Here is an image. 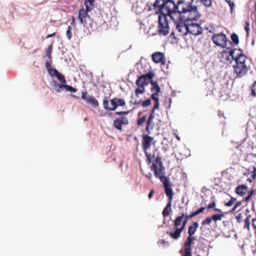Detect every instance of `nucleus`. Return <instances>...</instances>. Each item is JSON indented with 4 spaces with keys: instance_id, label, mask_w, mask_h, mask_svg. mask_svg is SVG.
Here are the masks:
<instances>
[{
    "instance_id": "1",
    "label": "nucleus",
    "mask_w": 256,
    "mask_h": 256,
    "mask_svg": "<svg viewBox=\"0 0 256 256\" xmlns=\"http://www.w3.org/2000/svg\"><path fill=\"white\" fill-rule=\"evenodd\" d=\"M154 6L158 8L160 11L158 16V32L160 34L166 36L169 33L170 28L168 16L173 21H177L180 18L190 20L196 18V8L190 4L178 2L176 4L172 0H156Z\"/></svg>"
},
{
    "instance_id": "2",
    "label": "nucleus",
    "mask_w": 256,
    "mask_h": 256,
    "mask_svg": "<svg viewBox=\"0 0 256 256\" xmlns=\"http://www.w3.org/2000/svg\"><path fill=\"white\" fill-rule=\"evenodd\" d=\"M178 2H183L185 3H189L192 6L196 8V12H197V15L196 18L190 20H184L182 18H180L177 21H174L175 24L176 26V30L179 32V36H183L187 34L188 32V23L186 24V22L188 21H192V20H198L201 16L200 12H198V6L194 4V0H190V1L186 2L185 0H178Z\"/></svg>"
},
{
    "instance_id": "3",
    "label": "nucleus",
    "mask_w": 256,
    "mask_h": 256,
    "mask_svg": "<svg viewBox=\"0 0 256 256\" xmlns=\"http://www.w3.org/2000/svg\"><path fill=\"white\" fill-rule=\"evenodd\" d=\"M232 54V52H230V54L236 62V65L233 66L234 72L236 74V77L241 78L244 76L248 70V67L246 64V56L243 54H240L234 58Z\"/></svg>"
},
{
    "instance_id": "4",
    "label": "nucleus",
    "mask_w": 256,
    "mask_h": 256,
    "mask_svg": "<svg viewBox=\"0 0 256 256\" xmlns=\"http://www.w3.org/2000/svg\"><path fill=\"white\" fill-rule=\"evenodd\" d=\"M188 220L185 217V214L182 213L180 216L176 217L174 222V226L175 228L173 231L168 232L169 236L174 240L178 239L182 232L184 230Z\"/></svg>"
},
{
    "instance_id": "5",
    "label": "nucleus",
    "mask_w": 256,
    "mask_h": 256,
    "mask_svg": "<svg viewBox=\"0 0 256 256\" xmlns=\"http://www.w3.org/2000/svg\"><path fill=\"white\" fill-rule=\"evenodd\" d=\"M94 0H85L84 4L86 9L84 8L79 10L78 18L80 23L83 24L84 27L88 28V25L90 24L92 20L88 15V12L92 8L94 2Z\"/></svg>"
},
{
    "instance_id": "6",
    "label": "nucleus",
    "mask_w": 256,
    "mask_h": 256,
    "mask_svg": "<svg viewBox=\"0 0 256 256\" xmlns=\"http://www.w3.org/2000/svg\"><path fill=\"white\" fill-rule=\"evenodd\" d=\"M110 106H108V100L106 97H104L103 101L104 108L106 110L114 111L115 110L118 106H124L126 105V102L122 98H114L110 100Z\"/></svg>"
},
{
    "instance_id": "7",
    "label": "nucleus",
    "mask_w": 256,
    "mask_h": 256,
    "mask_svg": "<svg viewBox=\"0 0 256 256\" xmlns=\"http://www.w3.org/2000/svg\"><path fill=\"white\" fill-rule=\"evenodd\" d=\"M195 238L194 236H188L184 242L183 250L180 251L182 256H192V245Z\"/></svg>"
},
{
    "instance_id": "8",
    "label": "nucleus",
    "mask_w": 256,
    "mask_h": 256,
    "mask_svg": "<svg viewBox=\"0 0 256 256\" xmlns=\"http://www.w3.org/2000/svg\"><path fill=\"white\" fill-rule=\"evenodd\" d=\"M151 169L154 172L155 176L156 178H160L162 182L168 180V177L164 176L165 168L164 166H160L158 167L156 164H152L151 166Z\"/></svg>"
},
{
    "instance_id": "9",
    "label": "nucleus",
    "mask_w": 256,
    "mask_h": 256,
    "mask_svg": "<svg viewBox=\"0 0 256 256\" xmlns=\"http://www.w3.org/2000/svg\"><path fill=\"white\" fill-rule=\"evenodd\" d=\"M212 40L215 44L221 48H225L227 46L228 40L226 35L223 33L214 34L212 37Z\"/></svg>"
},
{
    "instance_id": "10",
    "label": "nucleus",
    "mask_w": 256,
    "mask_h": 256,
    "mask_svg": "<svg viewBox=\"0 0 256 256\" xmlns=\"http://www.w3.org/2000/svg\"><path fill=\"white\" fill-rule=\"evenodd\" d=\"M194 20L188 21V32L194 36L200 35L202 34V28L200 24L194 22Z\"/></svg>"
},
{
    "instance_id": "11",
    "label": "nucleus",
    "mask_w": 256,
    "mask_h": 256,
    "mask_svg": "<svg viewBox=\"0 0 256 256\" xmlns=\"http://www.w3.org/2000/svg\"><path fill=\"white\" fill-rule=\"evenodd\" d=\"M148 134V133L146 134L142 135V146L144 152H146L150 148L152 144H155V142H154V138L150 136Z\"/></svg>"
},
{
    "instance_id": "12",
    "label": "nucleus",
    "mask_w": 256,
    "mask_h": 256,
    "mask_svg": "<svg viewBox=\"0 0 256 256\" xmlns=\"http://www.w3.org/2000/svg\"><path fill=\"white\" fill-rule=\"evenodd\" d=\"M128 124V118L126 116H120L114 120L113 126L120 131H122V126Z\"/></svg>"
},
{
    "instance_id": "13",
    "label": "nucleus",
    "mask_w": 256,
    "mask_h": 256,
    "mask_svg": "<svg viewBox=\"0 0 256 256\" xmlns=\"http://www.w3.org/2000/svg\"><path fill=\"white\" fill-rule=\"evenodd\" d=\"M82 98L94 108H96L99 105L98 101L93 96L88 94L86 92H82Z\"/></svg>"
},
{
    "instance_id": "14",
    "label": "nucleus",
    "mask_w": 256,
    "mask_h": 256,
    "mask_svg": "<svg viewBox=\"0 0 256 256\" xmlns=\"http://www.w3.org/2000/svg\"><path fill=\"white\" fill-rule=\"evenodd\" d=\"M162 184L164 188L165 193L168 198V201H172L174 193L172 188V184L169 182V179L166 181L163 182Z\"/></svg>"
},
{
    "instance_id": "15",
    "label": "nucleus",
    "mask_w": 256,
    "mask_h": 256,
    "mask_svg": "<svg viewBox=\"0 0 256 256\" xmlns=\"http://www.w3.org/2000/svg\"><path fill=\"white\" fill-rule=\"evenodd\" d=\"M152 60L155 63H162L164 64L165 62V59L163 53L157 52H154L152 55Z\"/></svg>"
},
{
    "instance_id": "16",
    "label": "nucleus",
    "mask_w": 256,
    "mask_h": 256,
    "mask_svg": "<svg viewBox=\"0 0 256 256\" xmlns=\"http://www.w3.org/2000/svg\"><path fill=\"white\" fill-rule=\"evenodd\" d=\"M154 114H153V112L152 114L150 113L149 117L147 120L146 130L148 134L150 133L151 130L153 129L154 126Z\"/></svg>"
},
{
    "instance_id": "17",
    "label": "nucleus",
    "mask_w": 256,
    "mask_h": 256,
    "mask_svg": "<svg viewBox=\"0 0 256 256\" xmlns=\"http://www.w3.org/2000/svg\"><path fill=\"white\" fill-rule=\"evenodd\" d=\"M46 70L48 72V74L52 76H56V74H57L58 73V72L55 68H52L51 62H50V61L46 60Z\"/></svg>"
},
{
    "instance_id": "18",
    "label": "nucleus",
    "mask_w": 256,
    "mask_h": 256,
    "mask_svg": "<svg viewBox=\"0 0 256 256\" xmlns=\"http://www.w3.org/2000/svg\"><path fill=\"white\" fill-rule=\"evenodd\" d=\"M132 100L131 101V102L134 105L141 104L143 107H146L148 106H150L151 104V100L150 99H148L144 102H142L141 100H134L132 97Z\"/></svg>"
},
{
    "instance_id": "19",
    "label": "nucleus",
    "mask_w": 256,
    "mask_h": 256,
    "mask_svg": "<svg viewBox=\"0 0 256 256\" xmlns=\"http://www.w3.org/2000/svg\"><path fill=\"white\" fill-rule=\"evenodd\" d=\"M198 226L199 224L198 222H194L189 226L188 231V236H194L193 235L196 231Z\"/></svg>"
},
{
    "instance_id": "20",
    "label": "nucleus",
    "mask_w": 256,
    "mask_h": 256,
    "mask_svg": "<svg viewBox=\"0 0 256 256\" xmlns=\"http://www.w3.org/2000/svg\"><path fill=\"white\" fill-rule=\"evenodd\" d=\"M248 190V187L242 184L238 186L236 188V192L240 196H244Z\"/></svg>"
},
{
    "instance_id": "21",
    "label": "nucleus",
    "mask_w": 256,
    "mask_h": 256,
    "mask_svg": "<svg viewBox=\"0 0 256 256\" xmlns=\"http://www.w3.org/2000/svg\"><path fill=\"white\" fill-rule=\"evenodd\" d=\"M172 201H168L166 206L164 208L162 211V215L164 217H166L169 216L170 212L172 210Z\"/></svg>"
},
{
    "instance_id": "22",
    "label": "nucleus",
    "mask_w": 256,
    "mask_h": 256,
    "mask_svg": "<svg viewBox=\"0 0 256 256\" xmlns=\"http://www.w3.org/2000/svg\"><path fill=\"white\" fill-rule=\"evenodd\" d=\"M150 84L152 86V87L150 89L152 92L158 93L160 92V88L156 82L151 80Z\"/></svg>"
},
{
    "instance_id": "23",
    "label": "nucleus",
    "mask_w": 256,
    "mask_h": 256,
    "mask_svg": "<svg viewBox=\"0 0 256 256\" xmlns=\"http://www.w3.org/2000/svg\"><path fill=\"white\" fill-rule=\"evenodd\" d=\"M148 84V82L144 78V76H142L138 78L136 82V85H140L143 86L145 85H147Z\"/></svg>"
},
{
    "instance_id": "24",
    "label": "nucleus",
    "mask_w": 256,
    "mask_h": 256,
    "mask_svg": "<svg viewBox=\"0 0 256 256\" xmlns=\"http://www.w3.org/2000/svg\"><path fill=\"white\" fill-rule=\"evenodd\" d=\"M56 86H58L60 88H64L67 91L75 92L76 89L72 88V86L66 85V84H56Z\"/></svg>"
},
{
    "instance_id": "25",
    "label": "nucleus",
    "mask_w": 256,
    "mask_h": 256,
    "mask_svg": "<svg viewBox=\"0 0 256 256\" xmlns=\"http://www.w3.org/2000/svg\"><path fill=\"white\" fill-rule=\"evenodd\" d=\"M52 44H50L48 46V48L46 50V56L48 58V60H46L50 61V62H52Z\"/></svg>"
},
{
    "instance_id": "26",
    "label": "nucleus",
    "mask_w": 256,
    "mask_h": 256,
    "mask_svg": "<svg viewBox=\"0 0 256 256\" xmlns=\"http://www.w3.org/2000/svg\"><path fill=\"white\" fill-rule=\"evenodd\" d=\"M138 88L135 90L136 96L138 97L139 94H142L144 92V87L140 85H137Z\"/></svg>"
},
{
    "instance_id": "27",
    "label": "nucleus",
    "mask_w": 256,
    "mask_h": 256,
    "mask_svg": "<svg viewBox=\"0 0 256 256\" xmlns=\"http://www.w3.org/2000/svg\"><path fill=\"white\" fill-rule=\"evenodd\" d=\"M224 215L223 213L220 214H214L212 216V220L215 222L218 220H220L224 217Z\"/></svg>"
},
{
    "instance_id": "28",
    "label": "nucleus",
    "mask_w": 256,
    "mask_h": 256,
    "mask_svg": "<svg viewBox=\"0 0 256 256\" xmlns=\"http://www.w3.org/2000/svg\"><path fill=\"white\" fill-rule=\"evenodd\" d=\"M56 76L58 80L60 82H62V84H64L66 83V81L64 78V76L62 74H60L59 72L57 74H56Z\"/></svg>"
},
{
    "instance_id": "29",
    "label": "nucleus",
    "mask_w": 256,
    "mask_h": 256,
    "mask_svg": "<svg viewBox=\"0 0 256 256\" xmlns=\"http://www.w3.org/2000/svg\"><path fill=\"white\" fill-rule=\"evenodd\" d=\"M154 74L150 72L146 74L142 75V76H144V78L149 82L150 80V82L152 80V79L154 76Z\"/></svg>"
},
{
    "instance_id": "30",
    "label": "nucleus",
    "mask_w": 256,
    "mask_h": 256,
    "mask_svg": "<svg viewBox=\"0 0 256 256\" xmlns=\"http://www.w3.org/2000/svg\"><path fill=\"white\" fill-rule=\"evenodd\" d=\"M198 1H200L206 8H209L212 6V0H198L196 2Z\"/></svg>"
},
{
    "instance_id": "31",
    "label": "nucleus",
    "mask_w": 256,
    "mask_h": 256,
    "mask_svg": "<svg viewBox=\"0 0 256 256\" xmlns=\"http://www.w3.org/2000/svg\"><path fill=\"white\" fill-rule=\"evenodd\" d=\"M230 37L232 40L235 44H238L239 43L238 36L236 34L233 33L232 34Z\"/></svg>"
},
{
    "instance_id": "32",
    "label": "nucleus",
    "mask_w": 256,
    "mask_h": 256,
    "mask_svg": "<svg viewBox=\"0 0 256 256\" xmlns=\"http://www.w3.org/2000/svg\"><path fill=\"white\" fill-rule=\"evenodd\" d=\"M250 216H248L244 220V228H247L248 230H250Z\"/></svg>"
},
{
    "instance_id": "33",
    "label": "nucleus",
    "mask_w": 256,
    "mask_h": 256,
    "mask_svg": "<svg viewBox=\"0 0 256 256\" xmlns=\"http://www.w3.org/2000/svg\"><path fill=\"white\" fill-rule=\"evenodd\" d=\"M236 201V198L233 197H231L230 200L228 202L224 204L225 206H230Z\"/></svg>"
},
{
    "instance_id": "34",
    "label": "nucleus",
    "mask_w": 256,
    "mask_h": 256,
    "mask_svg": "<svg viewBox=\"0 0 256 256\" xmlns=\"http://www.w3.org/2000/svg\"><path fill=\"white\" fill-rule=\"evenodd\" d=\"M212 220V216L211 217H207V218H206L202 222V226H204L206 224H210Z\"/></svg>"
},
{
    "instance_id": "35",
    "label": "nucleus",
    "mask_w": 256,
    "mask_h": 256,
    "mask_svg": "<svg viewBox=\"0 0 256 256\" xmlns=\"http://www.w3.org/2000/svg\"><path fill=\"white\" fill-rule=\"evenodd\" d=\"M156 164L158 165H159L160 166H162V159L160 154H158L156 159Z\"/></svg>"
},
{
    "instance_id": "36",
    "label": "nucleus",
    "mask_w": 256,
    "mask_h": 256,
    "mask_svg": "<svg viewBox=\"0 0 256 256\" xmlns=\"http://www.w3.org/2000/svg\"><path fill=\"white\" fill-rule=\"evenodd\" d=\"M144 154L146 158V162L148 164H150L152 162V158H151V155L150 153H148V151H146L144 152Z\"/></svg>"
},
{
    "instance_id": "37",
    "label": "nucleus",
    "mask_w": 256,
    "mask_h": 256,
    "mask_svg": "<svg viewBox=\"0 0 256 256\" xmlns=\"http://www.w3.org/2000/svg\"><path fill=\"white\" fill-rule=\"evenodd\" d=\"M72 28L70 26H68V29L66 32V35L68 39L70 40L72 37V33L71 32Z\"/></svg>"
},
{
    "instance_id": "38",
    "label": "nucleus",
    "mask_w": 256,
    "mask_h": 256,
    "mask_svg": "<svg viewBox=\"0 0 256 256\" xmlns=\"http://www.w3.org/2000/svg\"><path fill=\"white\" fill-rule=\"evenodd\" d=\"M146 116H143L142 118H138L137 120V124L138 126H141L142 124H144L146 120Z\"/></svg>"
},
{
    "instance_id": "39",
    "label": "nucleus",
    "mask_w": 256,
    "mask_h": 256,
    "mask_svg": "<svg viewBox=\"0 0 256 256\" xmlns=\"http://www.w3.org/2000/svg\"><path fill=\"white\" fill-rule=\"evenodd\" d=\"M159 106H160L159 101L155 102L153 108L150 110V113L152 114V112H153V114H154L155 110L158 109L159 108Z\"/></svg>"
},
{
    "instance_id": "40",
    "label": "nucleus",
    "mask_w": 256,
    "mask_h": 256,
    "mask_svg": "<svg viewBox=\"0 0 256 256\" xmlns=\"http://www.w3.org/2000/svg\"><path fill=\"white\" fill-rule=\"evenodd\" d=\"M158 94L159 93L158 92H153V94L151 95L152 99L154 100V102L159 101Z\"/></svg>"
},
{
    "instance_id": "41",
    "label": "nucleus",
    "mask_w": 256,
    "mask_h": 256,
    "mask_svg": "<svg viewBox=\"0 0 256 256\" xmlns=\"http://www.w3.org/2000/svg\"><path fill=\"white\" fill-rule=\"evenodd\" d=\"M244 30H246V36H248L250 29V24L248 22H245Z\"/></svg>"
},
{
    "instance_id": "42",
    "label": "nucleus",
    "mask_w": 256,
    "mask_h": 256,
    "mask_svg": "<svg viewBox=\"0 0 256 256\" xmlns=\"http://www.w3.org/2000/svg\"><path fill=\"white\" fill-rule=\"evenodd\" d=\"M197 216V214H196V212L195 211V212H192L191 214H190L188 215H186L185 214V217L186 218L187 220L188 221V220L189 219H191L193 217H194V216Z\"/></svg>"
},
{
    "instance_id": "43",
    "label": "nucleus",
    "mask_w": 256,
    "mask_h": 256,
    "mask_svg": "<svg viewBox=\"0 0 256 256\" xmlns=\"http://www.w3.org/2000/svg\"><path fill=\"white\" fill-rule=\"evenodd\" d=\"M256 81L253 84L252 86V94L254 96H256Z\"/></svg>"
},
{
    "instance_id": "44",
    "label": "nucleus",
    "mask_w": 256,
    "mask_h": 256,
    "mask_svg": "<svg viewBox=\"0 0 256 256\" xmlns=\"http://www.w3.org/2000/svg\"><path fill=\"white\" fill-rule=\"evenodd\" d=\"M216 206V202L214 201H213L208 204V205L207 206V208H208V209L214 208Z\"/></svg>"
},
{
    "instance_id": "45",
    "label": "nucleus",
    "mask_w": 256,
    "mask_h": 256,
    "mask_svg": "<svg viewBox=\"0 0 256 256\" xmlns=\"http://www.w3.org/2000/svg\"><path fill=\"white\" fill-rule=\"evenodd\" d=\"M158 244L160 245H166L168 246L169 244V242L168 241L165 240H158Z\"/></svg>"
},
{
    "instance_id": "46",
    "label": "nucleus",
    "mask_w": 256,
    "mask_h": 256,
    "mask_svg": "<svg viewBox=\"0 0 256 256\" xmlns=\"http://www.w3.org/2000/svg\"><path fill=\"white\" fill-rule=\"evenodd\" d=\"M129 112H130L129 111H120V112H116V115H118V116H122V115L127 114Z\"/></svg>"
},
{
    "instance_id": "47",
    "label": "nucleus",
    "mask_w": 256,
    "mask_h": 256,
    "mask_svg": "<svg viewBox=\"0 0 256 256\" xmlns=\"http://www.w3.org/2000/svg\"><path fill=\"white\" fill-rule=\"evenodd\" d=\"M242 204V203L240 202H238L233 207V208L232 209V210H230L231 212H234L236 209L237 208H238V206H240V205Z\"/></svg>"
},
{
    "instance_id": "48",
    "label": "nucleus",
    "mask_w": 256,
    "mask_h": 256,
    "mask_svg": "<svg viewBox=\"0 0 256 256\" xmlns=\"http://www.w3.org/2000/svg\"><path fill=\"white\" fill-rule=\"evenodd\" d=\"M236 218L237 222H240L242 219V214H238V216H236Z\"/></svg>"
},
{
    "instance_id": "49",
    "label": "nucleus",
    "mask_w": 256,
    "mask_h": 256,
    "mask_svg": "<svg viewBox=\"0 0 256 256\" xmlns=\"http://www.w3.org/2000/svg\"><path fill=\"white\" fill-rule=\"evenodd\" d=\"M226 1L228 3L229 6H230V10H231V11H232V10L234 8V2L230 0H226Z\"/></svg>"
},
{
    "instance_id": "50",
    "label": "nucleus",
    "mask_w": 256,
    "mask_h": 256,
    "mask_svg": "<svg viewBox=\"0 0 256 256\" xmlns=\"http://www.w3.org/2000/svg\"><path fill=\"white\" fill-rule=\"evenodd\" d=\"M204 209L205 208L204 207H202L198 209L196 211V214L198 215L200 214L202 212Z\"/></svg>"
},
{
    "instance_id": "51",
    "label": "nucleus",
    "mask_w": 256,
    "mask_h": 256,
    "mask_svg": "<svg viewBox=\"0 0 256 256\" xmlns=\"http://www.w3.org/2000/svg\"><path fill=\"white\" fill-rule=\"evenodd\" d=\"M56 84H60L56 82L54 85V89L56 92H60L62 88H60L58 86H56Z\"/></svg>"
},
{
    "instance_id": "52",
    "label": "nucleus",
    "mask_w": 256,
    "mask_h": 256,
    "mask_svg": "<svg viewBox=\"0 0 256 256\" xmlns=\"http://www.w3.org/2000/svg\"><path fill=\"white\" fill-rule=\"evenodd\" d=\"M252 226L255 229H256V218L252 220Z\"/></svg>"
},
{
    "instance_id": "53",
    "label": "nucleus",
    "mask_w": 256,
    "mask_h": 256,
    "mask_svg": "<svg viewBox=\"0 0 256 256\" xmlns=\"http://www.w3.org/2000/svg\"><path fill=\"white\" fill-rule=\"evenodd\" d=\"M154 194V190H151L148 195V197L150 199L152 197Z\"/></svg>"
},
{
    "instance_id": "54",
    "label": "nucleus",
    "mask_w": 256,
    "mask_h": 256,
    "mask_svg": "<svg viewBox=\"0 0 256 256\" xmlns=\"http://www.w3.org/2000/svg\"><path fill=\"white\" fill-rule=\"evenodd\" d=\"M56 35V32H54L52 34H49L48 35L46 36V38H51V37H52V36H54Z\"/></svg>"
},
{
    "instance_id": "55",
    "label": "nucleus",
    "mask_w": 256,
    "mask_h": 256,
    "mask_svg": "<svg viewBox=\"0 0 256 256\" xmlns=\"http://www.w3.org/2000/svg\"><path fill=\"white\" fill-rule=\"evenodd\" d=\"M250 198L251 196H250V195L248 194L245 198H244V200L246 202H248L250 200Z\"/></svg>"
},
{
    "instance_id": "56",
    "label": "nucleus",
    "mask_w": 256,
    "mask_h": 256,
    "mask_svg": "<svg viewBox=\"0 0 256 256\" xmlns=\"http://www.w3.org/2000/svg\"><path fill=\"white\" fill-rule=\"evenodd\" d=\"M254 193V190H250L248 194L250 195V196H252Z\"/></svg>"
},
{
    "instance_id": "57",
    "label": "nucleus",
    "mask_w": 256,
    "mask_h": 256,
    "mask_svg": "<svg viewBox=\"0 0 256 256\" xmlns=\"http://www.w3.org/2000/svg\"><path fill=\"white\" fill-rule=\"evenodd\" d=\"M214 210L215 212H220L221 214L222 213L221 210L219 209V208H214Z\"/></svg>"
},
{
    "instance_id": "58",
    "label": "nucleus",
    "mask_w": 256,
    "mask_h": 256,
    "mask_svg": "<svg viewBox=\"0 0 256 256\" xmlns=\"http://www.w3.org/2000/svg\"><path fill=\"white\" fill-rule=\"evenodd\" d=\"M147 177L149 178H151L152 177V174L150 173H149V174L148 175H147L146 176Z\"/></svg>"
},
{
    "instance_id": "59",
    "label": "nucleus",
    "mask_w": 256,
    "mask_h": 256,
    "mask_svg": "<svg viewBox=\"0 0 256 256\" xmlns=\"http://www.w3.org/2000/svg\"><path fill=\"white\" fill-rule=\"evenodd\" d=\"M170 36H173V38H174V32H172L171 34H170Z\"/></svg>"
},
{
    "instance_id": "60",
    "label": "nucleus",
    "mask_w": 256,
    "mask_h": 256,
    "mask_svg": "<svg viewBox=\"0 0 256 256\" xmlns=\"http://www.w3.org/2000/svg\"><path fill=\"white\" fill-rule=\"evenodd\" d=\"M151 158H152V159L154 158H155L154 154L152 156Z\"/></svg>"
},
{
    "instance_id": "61",
    "label": "nucleus",
    "mask_w": 256,
    "mask_h": 256,
    "mask_svg": "<svg viewBox=\"0 0 256 256\" xmlns=\"http://www.w3.org/2000/svg\"><path fill=\"white\" fill-rule=\"evenodd\" d=\"M176 138L178 140H180V138L179 136H176Z\"/></svg>"
},
{
    "instance_id": "62",
    "label": "nucleus",
    "mask_w": 256,
    "mask_h": 256,
    "mask_svg": "<svg viewBox=\"0 0 256 256\" xmlns=\"http://www.w3.org/2000/svg\"><path fill=\"white\" fill-rule=\"evenodd\" d=\"M74 22V17L73 16V17H72V22Z\"/></svg>"
}]
</instances>
